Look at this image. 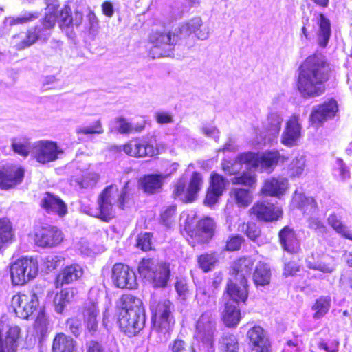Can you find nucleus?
Returning <instances> with one entry per match:
<instances>
[{"instance_id": "obj_14", "label": "nucleus", "mask_w": 352, "mask_h": 352, "mask_svg": "<svg viewBox=\"0 0 352 352\" xmlns=\"http://www.w3.org/2000/svg\"><path fill=\"white\" fill-rule=\"evenodd\" d=\"M24 177V170L17 166L0 168V188L9 190L21 184Z\"/></svg>"}, {"instance_id": "obj_20", "label": "nucleus", "mask_w": 352, "mask_h": 352, "mask_svg": "<svg viewBox=\"0 0 352 352\" xmlns=\"http://www.w3.org/2000/svg\"><path fill=\"white\" fill-rule=\"evenodd\" d=\"M41 206L47 213H54L60 217L67 212L66 204L59 197L50 192L44 195Z\"/></svg>"}, {"instance_id": "obj_44", "label": "nucleus", "mask_w": 352, "mask_h": 352, "mask_svg": "<svg viewBox=\"0 0 352 352\" xmlns=\"http://www.w3.org/2000/svg\"><path fill=\"white\" fill-rule=\"evenodd\" d=\"M220 349L223 352H238L239 342L234 334L224 333L219 340Z\"/></svg>"}, {"instance_id": "obj_42", "label": "nucleus", "mask_w": 352, "mask_h": 352, "mask_svg": "<svg viewBox=\"0 0 352 352\" xmlns=\"http://www.w3.org/2000/svg\"><path fill=\"white\" fill-rule=\"evenodd\" d=\"M282 122L283 118L276 111H271L269 112L263 126L266 130L274 135L279 132Z\"/></svg>"}, {"instance_id": "obj_43", "label": "nucleus", "mask_w": 352, "mask_h": 352, "mask_svg": "<svg viewBox=\"0 0 352 352\" xmlns=\"http://www.w3.org/2000/svg\"><path fill=\"white\" fill-rule=\"evenodd\" d=\"M14 234L12 226L6 218L0 219V249L13 239Z\"/></svg>"}, {"instance_id": "obj_24", "label": "nucleus", "mask_w": 352, "mask_h": 352, "mask_svg": "<svg viewBox=\"0 0 352 352\" xmlns=\"http://www.w3.org/2000/svg\"><path fill=\"white\" fill-rule=\"evenodd\" d=\"M288 184V180L286 178L272 177L265 182L261 192L267 195L279 197L285 194Z\"/></svg>"}, {"instance_id": "obj_12", "label": "nucleus", "mask_w": 352, "mask_h": 352, "mask_svg": "<svg viewBox=\"0 0 352 352\" xmlns=\"http://www.w3.org/2000/svg\"><path fill=\"white\" fill-rule=\"evenodd\" d=\"M111 278L113 284L120 289H133L138 285L133 270L122 263H116L113 266Z\"/></svg>"}, {"instance_id": "obj_27", "label": "nucleus", "mask_w": 352, "mask_h": 352, "mask_svg": "<svg viewBox=\"0 0 352 352\" xmlns=\"http://www.w3.org/2000/svg\"><path fill=\"white\" fill-rule=\"evenodd\" d=\"M83 274V270L78 264H72L65 267L57 276L56 287H62L64 284H69L78 280Z\"/></svg>"}, {"instance_id": "obj_26", "label": "nucleus", "mask_w": 352, "mask_h": 352, "mask_svg": "<svg viewBox=\"0 0 352 352\" xmlns=\"http://www.w3.org/2000/svg\"><path fill=\"white\" fill-rule=\"evenodd\" d=\"M215 228L214 221L206 217L199 221L194 232L195 240L200 243L209 241L213 236Z\"/></svg>"}, {"instance_id": "obj_64", "label": "nucleus", "mask_w": 352, "mask_h": 352, "mask_svg": "<svg viewBox=\"0 0 352 352\" xmlns=\"http://www.w3.org/2000/svg\"><path fill=\"white\" fill-rule=\"evenodd\" d=\"M308 199H309V197H305L303 193L295 191L292 197V204L294 207L302 210L303 205H305Z\"/></svg>"}, {"instance_id": "obj_51", "label": "nucleus", "mask_w": 352, "mask_h": 352, "mask_svg": "<svg viewBox=\"0 0 352 352\" xmlns=\"http://www.w3.org/2000/svg\"><path fill=\"white\" fill-rule=\"evenodd\" d=\"M76 133L78 135H92V134H102L104 133V129L102 123L100 120L94 122L91 125L87 126H79L76 128Z\"/></svg>"}, {"instance_id": "obj_47", "label": "nucleus", "mask_w": 352, "mask_h": 352, "mask_svg": "<svg viewBox=\"0 0 352 352\" xmlns=\"http://www.w3.org/2000/svg\"><path fill=\"white\" fill-rule=\"evenodd\" d=\"M203 184V178L200 173L194 172L191 176L190 183L188 187V193L193 201L197 196V193L201 190Z\"/></svg>"}, {"instance_id": "obj_37", "label": "nucleus", "mask_w": 352, "mask_h": 352, "mask_svg": "<svg viewBox=\"0 0 352 352\" xmlns=\"http://www.w3.org/2000/svg\"><path fill=\"white\" fill-rule=\"evenodd\" d=\"M118 130L121 134H130L142 132L145 128V122L133 124L124 118H116Z\"/></svg>"}, {"instance_id": "obj_3", "label": "nucleus", "mask_w": 352, "mask_h": 352, "mask_svg": "<svg viewBox=\"0 0 352 352\" xmlns=\"http://www.w3.org/2000/svg\"><path fill=\"white\" fill-rule=\"evenodd\" d=\"M287 160V157L281 155L277 151L265 152L261 155L245 153L236 158L232 167L230 166V163H228L223 164V168L229 175H234L239 170L236 166L239 164H247L250 168L255 170L259 169L261 171L268 170L271 171L278 162H284Z\"/></svg>"}, {"instance_id": "obj_9", "label": "nucleus", "mask_w": 352, "mask_h": 352, "mask_svg": "<svg viewBox=\"0 0 352 352\" xmlns=\"http://www.w3.org/2000/svg\"><path fill=\"white\" fill-rule=\"evenodd\" d=\"M39 304L38 293L34 290L19 293L12 298V307L16 315L23 319L28 318L36 309Z\"/></svg>"}, {"instance_id": "obj_17", "label": "nucleus", "mask_w": 352, "mask_h": 352, "mask_svg": "<svg viewBox=\"0 0 352 352\" xmlns=\"http://www.w3.org/2000/svg\"><path fill=\"white\" fill-rule=\"evenodd\" d=\"M316 41L321 48H325L331 36V26L330 20L322 13H319L315 19Z\"/></svg>"}, {"instance_id": "obj_63", "label": "nucleus", "mask_w": 352, "mask_h": 352, "mask_svg": "<svg viewBox=\"0 0 352 352\" xmlns=\"http://www.w3.org/2000/svg\"><path fill=\"white\" fill-rule=\"evenodd\" d=\"M66 327L74 336L78 337L82 331L81 321L77 318L68 319L66 322Z\"/></svg>"}, {"instance_id": "obj_41", "label": "nucleus", "mask_w": 352, "mask_h": 352, "mask_svg": "<svg viewBox=\"0 0 352 352\" xmlns=\"http://www.w3.org/2000/svg\"><path fill=\"white\" fill-rule=\"evenodd\" d=\"M331 307V298L327 296H321L313 305L311 309L314 311L313 318L320 319L329 311Z\"/></svg>"}, {"instance_id": "obj_38", "label": "nucleus", "mask_w": 352, "mask_h": 352, "mask_svg": "<svg viewBox=\"0 0 352 352\" xmlns=\"http://www.w3.org/2000/svg\"><path fill=\"white\" fill-rule=\"evenodd\" d=\"M32 145L30 140L25 137L14 138L11 140V148L13 151L23 157H27L30 153L31 154Z\"/></svg>"}, {"instance_id": "obj_1", "label": "nucleus", "mask_w": 352, "mask_h": 352, "mask_svg": "<svg viewBox=\"0 0 352 352\" xmlns=\"http://www.w3.org/2000/svg\"><path fill=\"white\" fill-rule=\"evenodd\" d=\"M298 71L296 86L302 98H315L324 93V84L329 80L330 67L322 54L309 56L301 63Z\"/></svg>"}, {"instance_id": "obj_46", "label": "nucleus", "mask_w": 352, "mask_h": 352, "mask_svg": "<svg viewBox=\"0 0 352 352\" xmlns=\"http://www.w3.org/2000/svg\"><path fill=\"white\" fill-rule=\"evenodd\" d=\"M20 333V329L18 327H12L7 331L5 339V345L8 352H16L17 349L16 341Z\"/></svg>"}, {"instance_id": "obj_57", "label": "nucleus", "mask_w": 352, "mask_h": 352, "mask_svg": "<svg viewBox=\"0 0 352 352\" xmlns=\"http://www.w3.org/2000/svg\"><path fill=\"white\" fill-rule=\"evenodd\" d=\"M151 238L152 236L148 232L140 234L137 239V247L143 251H148L151 250Z\"/></svg>"}, {"instance_id": "obj_7", "label": "nucleus", "mask_w": 352, "mask_h": 352, "mask_svg": "<svg viewBox=\"0 0 352 352\" xmlns=\"http://www.w3.org/2000/svg\"><path fill=\"white\" fill-rule=\"evenodd\" d=\"M38 267L32 258H22L10 266L12 283L14 285H23L38 274Z\"/></svg>"}, {"instance_id": "obj_58", "label": "nucleus", "mask_w": 352, "mask_h": 352, "mask_svg": "<svg viewBox=\"0 0 352 352\" xmlns=\"http://www.w3.org/2000/svg\"><path fill=\"white\" fill-rule=\"evenodd\" d=\"M176 206H169L166 207L161 214V219L162 223L167 227H170L173 221V217L175 214Z\"/></svg>"}, {"instance_id": "obj_55", "label": "nucleus", "mask_w": 352, "mask_h": 352, "mask_svg": "<svg viewBox=\"0 0 352 352\" xmlns=\"http://www.w3.org/2000/svg\"><path fill=\"white\" fill-rule=\"evenodd\" d=\"M210 179L211 181L209 188L222 195L223 192L226 189V182L224 178L217 173H213L210 177Z\"/></svg>"}, {"instance_id": "obj_30", "label": "nucleus", "mask_w": 352, "mask_h": 352, "mask_svg": "<svg viewBox=\"0 0 352 352\" xmlns=\"http://www.w3.org/2000/svg\"><path fill=\"white\" fill-rule=\"evenodd\" d=\"M99 310L98 309L97 302L89 301L85 305L83 310V316L86 327L88 331L91 336L98 329V316Z\"/></svg>"}, {"instance_id": "obj_21", "label": "nucleus", "mask_w": 352, "mask_h": 352, "mask_svg": "<svg viewBox=\"0 0 352 352\" xmlns=\"http://www.w3.org/2000/svg\"><path fill=\"white\" fill-rule=\"evenodd\" d=\"M247 338L252 351L270 347L267 333L259 325L250 327L247 332Z\"/></svg>"}, {"instance_id": "obj_45", "label": "nucleus", "mask_w": 352, "mask_h": 352, "mask_svg": "<svg viewBox=\"0 0 352 352\" xmlns=\"http://www.w3.org/2000/svg\"><path fill=\"white\" fill-rule=\"evenodd\" d=\"M40 16V13L36 11H23L18 16H10L6 19V23L10 25L18 24H24L37 19Z\"/></svg>"}, {"instance_id": "obj_16", "label": "nucleus", "mask_w": 352, "mask_h": 352, "mask_svg": "<svg viewBox=\"0 0 352 352\" xmlns=\"http://www.w3.org/2000/svg\"><path fill=\"white\" fill-rule=\"evenodd\" d=\"M63 240L62 232L56 227H44L35 234V241L38 246L52 248L61 243Z\"/></svg>"}, {"instance_id": "obj_61", "label": "nucleus", "mask_w": 352, "mask_h": 352, "mask_svg": "<svg viewBox=\"0 0 352 352\" xmlns=\"http://www.w3.org/2000/svg\"><path fill=\"white\" fill-rule=\"evenodd\" d=\"M154 117L157 123L161 125L172 124L174 122L173 115L168 111H157Z\"/></svg>"}, {"instance_id": "obj_5", "label": "nucleus", "mask_w": 352, "mask_h": 352, "mask_svg": "<svg viewBox=\"0 0 352 352\" xmlns=\"http://www.w3.org/2000/svg\"><path fill=\"white\" fill-rule=\"evenodd\" d=\"M127 184H126L122 192L119 193L116 186L111 185L104 188L98 199V210L94 214L104 221H109L114 217L113 203L118 197V206L122 208L124 205L125 197L127 194Z\"/></svg>"}, {"instance_id": "obj_60", "label": "nucleus", "mask_w": 352, "mask_h": 352, "mask_svg": "<svg viewBox=\"0 0 352 352\" xmlns=\"http://www.w3.org/2000/svg\"><path fill=\"white\" fill-rule=\"evenodd\" d=\"M307 266L310 269L321 271L324 273H331L335 270V266L331 263H326L324 262H317L312 263L308 261Z\"/></svg>"}, {"instance_id": "obj_40", "label": "nucleus", "mask_w": 352, "mask_h": 352, "mask_svg": "<svg viewBox=\"0 0 352 352\" xmlns=\"http://www.w3.org/2000/svg\"><path fill=\"white\" fill-rule=\"evenodd\" d=\"M327 222L337 233L352 241V233L336 214H331L327 218Z\"/></svg>"}, {"instance_id": "obj_22", "label": "nucleus", "mask_w": 352, "mask_h": 352, "mask_svg": "<svg viewBox=\"0 0 352 352\" xmlns=\"http://www.w3.org/2000/svg\"><path fill=\"white\" fill-rule=\"evenodd\" d=\"M254 264V261L251 257L241 258L233 265L232 278L236 281L245 284L250 276Z\"/></svg>"}, {"instance_id": "obj_25", "label": "nucleus", "mask_w": 352, "mask_h": 352, "mask_svg": "<svg viewBox=\"0 0 352 352\" xmlns=\"http://www.w3.org/2000/svg\"><path fill=\"white\" fill-rule=\"evenodd\" d=\"M279 242L283 249L289 253H296L300 250V243L295 232L285 226L279 232Z\"/></svg>"}, {"instance_id": "obj_48", "label": "nucleus", "mask_w": 352, "mask_h": 352, "mask_svg": "<svg viewBox=\"0 0 352 352\" xmlns=\"http://www.w3.org/2000/svg\"><path fill=\"white\" fill-rule=\"evenodd\" d=\"M306 166V159L304 155L296 156L289 165V172L292 177H299L301 175Z\"/></svg>"}, {"instance_id": "obj_39", "label": "nucleus", "mask_w": 352, "mask_h": 352, "mask_svg": "<svg viewBox=\"0 0 352 352\" xmlns=\"http://www.w3.org/2000/svg\"><path fill=\"white\" fill-rule=\"evenodd\" d=\"M215 291H210V287L199 286L197 288L195 300L200 307L208 306L214 303Z\"/></svg>"}, {"instance_id": "obj_2", "label": "nucleus", "mask_w": 352, "mask_h": 352, "mask_svg": "<svg viewBox=\"0 0 352 352\" xmlns=\"http://www.w3.org/2000/svg\"><path fill=\"white\" fill-rule=\"evenodd\" d=\"M118 324L128 336H135L144 327L145 311L141 299L130 294L123 295L118 303Z\"/></svg>"}, {"instance_id": "obj_35", "label": "nucleus", "mask_w": 352, "mask_h": 352, "mask_svg": "<svg viewBox=\"0 0 352 352\" xmlns=\"http://www.w3.org/2000/svg\"><path fill=\"white\" fill-rule=\"evenodd\" d=\"M241 320V312L236 305L230 302L226 303L223 313V321L228 327H236Z\"/></svg>"}, {"instance_id": "obj_23", "label": "nucleus", "mask_w": 352, "mask_h": 352, "mask_svg": "<svg viewBox=\"0 0 352 352\" xmlns=\"http://www.w3.org/2000/svg\"><path fill=\"white\" fill-rule=\"evenodd\" d=\"M252 214L261 220L270 221L277 220L282 214V210L270 204L258 203L251 208Z\"/></svg>"}, {"instance_id": "obj_53", "label": "nucleus", "mask_w": 352, "mask_h": 352, "mask_svg": "<svg viewBox=\"0 0 352 352\" xmlns=\"http://www.w3.org/2000/svg\"><path fill=\"white\" fill-rule=\"evenodd\" d=\"M48 320L43 311H40L35 321V329L38 333L41 336H44L47 331Z\"/></svg>"}, {"instance_id": "obj_19", "label": "nucleus", "mask_w": 352, "mask_h": 352, "mask_svg": "<svg viewBox=\"0 0 352 352\" xmlns=\"http://www.w3.org/2000/svg\"><path fill=\"white\" fill-rule=\"evenodd\" d=\"M337 111L336 102L331 100L322 104L314 107L310 116V120L313 124H320L334 117Z\"/></svg>"}, {"instance_id": "obj_62", "label": "nucleus", "mask_w": 352, "mask_h": 352, "mask_svg": "<svg viewBox=\"0 0 352 352\" xmlns=\"http://www.w3.org/2000/svg\"><path fill=\"white\" fill-rule=\"evenodd\" d=\"M63 258L61 256L52 255L47 256L44 260V266L49 271H52L63 263Z\"/></svg>"}, {"instance_id": "obj_31", "label": "nucleus", "mask_w": 352, "mask_h": 352, "mask_svg": "<svg viewBox=\"0 0 352 352\" xmlns=\"http://www.w3.org/2000/svg\"><path fill=\"white\" fill-rule=\"evenodd\" d=\"M166 177L162 174L147 175L140 179V185L144 192L153 194L161 190Z\"/></svg>"}, {"instance_id": "obj_32", "label": "nucleus", "mask_w": 352, "mask_h": 352, "mask_svg": "<svg viewBox=\"0 0 352 352\" xmlns=\"http://www.w3.org/2000/svg\"><path fill=\"white\" fill-rule=\"evenodd\" d=\"M46 12L45 17L40 21L43 30H52L56 22L57 9L59 7L58 0H45Z\"/></svg>"}, {"instance_id": "obj_4", "label": "nucleus", "mask_w": 352, "mask_h": 352, "mask_svg": "<svg viewBox=\"0 0 352 352\" xmlns=\"http://www.w3.org/2000/svg\"><path fill=\"white\" fill-rule=\"evenodd\" d=\"M150 309L153 331L166 340L175 324L173 304L168 300L159 302L153 300L151 302Z\"/></svg>"}, {"instance_id": "obj_6", "label": "nucleus", "mask_w": 352, "mask_h": 352, "mask_svg": "<svg viewBox=\"0 0 352 352\" xmlns=\"http://www.w3.org/2000/svg\"><path fill=\"white\" fill-rule=\"evenodd\" d=\"M140 275L153 284L155 287L166 286L170 270L164 263H159L153 259H142L138 266Z\"/></svg>"}, {"instance_id": "obj_8", "label": "nucleus", "mask_w": 352, "mask_h": 352, "mask_svg": "<svg viewBox=\"0 0 352 352\" xmlns=\"http://www.w3.org/2000/svg\"><path fill=\"white\" fill-rule=\"evenodd\" d=\"M63 153V150L52 140H39L32 145L31 156L41 164L55 162Z\"/></svg>"}, {"instance_id": "obj_28", "label": "nucleus", "mask_w": 352, "mask_h": 352, "mask_svg": "<svg viewBox=\"0 0 352 352\" xmlns=\"http://www.w3.org/2000/svg\"><path fill=\"white\" fill-rule=\"evenodd\" d=\"M247 286V283L243 284L232 278L227 283L226 293L233 302H245L248 296Z\"/></svg>"}, {"instance_id": "obj_13", "label": "nucleus", "mask_w": 352, "mask_h": 352, "mask_svg": "<svg viewBox=\"0 0 352 352\" xmlns=\"http://www.w3.org/2000/svg\"><path fill=\"white\" fill-rule=\"evenodd\" d=\"M50 30H43L40 23L29 29L26 32H21L13 37V43L18 50H22L34 44L39 38L46 39L50 35Z\"/></svg>"}, {"instance_id": "obj_11", "label": "nucleus", "mask_w": 352, "mask_h": 352, "mask_svg": "<svg viewBox=\"0 0 352 352\" xmlns=\"http://www.w3.org/2000/svg\"><path fill=\"white\" fill-rule=\"evenodd\" d=\"M120 150L127 155L135 158L151 157L158 153V150L143 138L133 139L121 146Z\"/></svg>"}, {"instance_id": "obj_50", "label": "nucleus", "mask_w": 352, "mask_h": 352, "mask_svg": "<svg viewBox=\"0 0 352 352\" xmlns=\"http://www.w3.org/2000/svg\"><path fill=\"white\" fill-rule=\"evenodd\" d=\"M173 195L175 199H179L184 202L193 201V200L189 197L188 189H186V184L183 180L178 181L175 184Z\"/></svg>"}, {"instance_id": "obj_52", "label": "nucleus", "mask_w": 352, "mask_h": 352, "mask_svg": "<svg viewBox=\"0 0 352 352\" xmlns=\"http://www.w3.org/2000/svg\"><path fill=\"white\" fill-rule=\"evenodd\" d=\"M309 228L321 236H325L328 233L327 226L318 218L311 217L308 220Z\"/></svg>"}, {"instance_id": "obj_34", "label": "nucleus", "mask_w": 352, "mask_h": 352, "mask_svg": "<svg viewBox=\"0 0 352 352\" xmlns=\"http://www.w3.org/2000/svg\"><path fill=\"white\" fill-rule=\"evenodd\" d=\"M230 197L239 208H247L253 201L252 191L243 188H232L230 191Z\"/></svg>"}, {"instance_id": "obj_15", "label": "nucleus", "mask_w": 352, "mask_h": 352, "mask_svg": "<svg viewBox=\"0 0 352 352\" xmlns=\"http://www.w3.org/2000/svg\"><path fill=\"white\" fill-rule=\"evenodd\" d=\"M215 331L216 323L211 313H203L196 324L197 338L204 342L212 343Z\"/></svg>"}, {"instance_id": "obj_36", "label": "nucleus", "mask_w": 352, "mask_h": 352, "mask_svg": "<svg viewBox=\"0 0 352 352\" xmlns=\"http://www.w3.org/2000/svg\"><path fill=\"white\" fill-rule=\"evenodd\" d=\"M271 278L270 270L268 266L262 262L256 264L253 274V280L256 286H265L269 285Z\"/></svg>"}, {"instance_id": "obj_33", "label": "nucleus", "mask_w": 352, "mask_h": 352, "mask_svg": "<svg viewBox=\"0 0 352 352\" xmlns=\"http://www.w3.org/2000/svg\"><path fill=\"white\" fill-rule=\"evenodd\" d=\"M76 342L70 336L64 333L57 334L52 344V352H74Z\"/></svg>"}, {"instance_id": "obj_29", "label": "nucleus", "mask_w": 352, "mask_h": 352, "mask_svg": "<svg viewBox=\"0 0 352 352\" xmlns=\"http://www.w3.org/2000/svg\"><path fill=\"white\" fill-rule=\"evenodd\" d=\"M182 31L186 33H194L201 40L207 39L210 34V29L208 25H204L199 16L192 19L186 25L182 27Z\"/></svg>"}, {"instance_id": "obj_10", "label": "nucleus", "mask_w": 352, "mask_h": 352, "mask_svg": "<svg viewBox=\"0 0 352 352\" xmlns=\"http://www.w3.org/2000/svg\"><path fill=\"white\" fill-rule=\"evenodd\" d=\"M177 36L170 32H155L150 36L153 46L150 50L153 58L170 56L177 41Z\"/></svg>"}, {"instance_id": "obj_56", "label": "nucleus", "mask_w": 352, "mask_h": 352, "mask_svg": "<svg viewBox=\"0 0 352 352\" xmlns=\"http://www.w3.org/2000/svg\"><path fill=\"white\" fill-rule=\"evenodd\" d=\"M256 175L250 173H243L242 175L239 177H234L232 180V182L234 184H243L249 187H252L256 184Z\"/></svg>"}, {"instance_id": "obj_18", "label": "nucleus", "mask_w": 352, "mask_h": 352, "mask_svg": "<svg viewBox=\"0 0 352 352\" xmlns=\"http://www.w3.org/2000/svg\"><path fill=\"white\" fill-rule=\"evenodd\" d=\"M300 135L301 126L299 123V118L292 116L286 123L285 129L281 135V143L287 147L295 146Z\"/></svg>"}, {"instance_id": "obj_49", "label": "nucleus", "mask_w": 352, "mask_h": 352, "mask_svg": "<svg viewBox=\"0 0 352 352\" xmlns=\"http://www.w3.org/2000/svg\"><path fill=\"white\" fill-rule=\"evenodd\" d=\"M199 266L204 272L212 270L217 262V258L214 254H204L198 257Z\"/></svg>"}, {"instance_id": "obj_59", "label": "nucleus", "mask_w": 352, "mask_h": 352, "mask_svg": "<svg viewBox=\"0 0 352 352\" xmlns=\"http://www.w3.org/2000/svg\"><path fill=\"white\" fill-rule=\"evenodd\" d=\"M242 230L245 232L247 236L252 240L256 241L257 237L259 236L261 231L258 228L252 223H248L247 224H243Z\"/></svg>"}, {"instance_id": "obj_54", "label": "nucleus", "mask_w": 352, "mask_h": 352, "mask_svg": "<svg viewBox=\"0 0 352 352\" xmlns=\"http://www.w3.org/2000/svg\"><path fill=\"white\" fill-rule=\"evenodd\" d=\"M168 352H195V351L184 340L175 339L169 344Z\"/></svg>"}]
</instances>
